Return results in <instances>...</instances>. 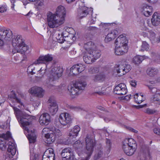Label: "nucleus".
<instances>
[{"label":"nucleus","mask_w":160,"mask_h":160,"mask_svg":"<svg viewBox=\"0 0 160 160\" xmlns=\"http://www.w3.org/2000/svg\"><path fill=\"white\" fill-rule=\"evenodd\" d=\"M123 69L124 70L125 74L128 72L131 69V67L130 65L129 64H125L123 65Z\"/></svg>","instance_id":"43"},{"label":"nucleus","mask_w":160,"mask_h":160,"mask_svg":"<svg viewBox=\"0 0 160 160\" xmlns=\"http://www.w3.org/2000/svg\"><path fill=\"white\" fill-rule=\"evenodd\" d=\"M145 112L148 114H152L156 113L157 111L154 109L147 108L145 110Z\"/></svg>","instance_id":"49"},{"label":"nucleus","mask_w":160,"mask_h":160,"mask_svg":"<svg viewBox=\"0 0 160 160\" xmlns=\"http://www.w3.org/2000/svg\"><path fill=\"white\" fill-rule=\"evenodd\" d=\"M28 92L32 95L42 98L44 95L45 91L41 87L34 86L29 89Z\"/></svg>","instance_id":"17"},{"label":"nucleus","mask_w":160,"mask_h":160,"mask_svg":"<svg viewBox=\"0 0 160 160\" xmlns=\"http://www.w3.org/2000/svg\"><path fill=\"white\" fill-rule=\"evenodd\" d=\"M123 68V65L122 64L116 65L115 70L119 76H122L125 74V73H124L125 71Z\"/></svg>","instance_id":"35"},{"label":"nucleus","mask_w":160,"mask_h":160,"mask_svg":"<svg viewBox=\"0 0 160 160\" xmlns=\"http://www.w3.org/2000/svg\"><path fill=\"white\" fill-rule=\"evenodd\" d=\"M32 14L33 13L30 11L26 15L30 17Z\"/></svg>","instance_id":"61"},{"label":"nucleus","mask_w":160,"mask_h":160,"mask_svg":"<svg viewBox=\"0 0 160 160\" xmlns=\"http://www.w3.org/2000/svg\"><path fill=\"white\" fill-rule=\"evenodd\" d=\"M105 78V75L102 74L96 75H94V80L95 81H101L104 80Z\"/></svg>","instance_id":"39"},{"label":"nucleus","mask_w":160,"mask_h":160,"mask_svg":"<svg viewBox=\"0 0 160 160\" xmlns=\"http://www.w3.org/2000/svg\"><path fill=\"white\" fill-rule=\"evenodd\" d=\"M84 48L87 52H93V53H94L96 50H98L92 41L85 43Z\"/></svg>","instance_id":"28"},{"label":"nucleus","mask_w":160,"mask_h":160,"mask_svg":"<svg viewBox=\"0 0 160 160\" xmlns=\"http://www.w3.org/2000/svg\"><path fill=\"white\" fill-rule=\"evenodd\" d=\"M130 85L133 87H135L137 85V82L135 80H132L130 82Z\"/></svg>","instance_id":"53"},{"label":"nucleus","mask_w":160,"mask_h":160,"mask_svg":"<svg viewBox=\"0 0 160 160\" xmlns=\"http://www.w3.org/2000/svg\"><path fill=\"white\" fill-rule=\"evenodd\" d=\"M40 104V102L39 101H36V102H34L33 104V105L34 107H38L39 105Z\"/></svg>","instance_id":"57"},{"label":"nucleus","mask_w":160,"mask_h":160,"mask_svg":"<svg viewBox=\"0 0 160 160\" xmlns=\"http://www.w3.org/2000/svg\"><path fill=\"white\" fill-rule=\"evenodd\" d=\"M75 110L76 111H80L82 110V108L80 107H73L72 108Z\"/></svg>","instance_id":"55"},{"label":"nucleus","mask_w":160,"mask_h":160,"mask_svg":"<svg viewBox=\"0 0 160 160\" xmlns=\"http://www.w3.org/2000/svg\"><path fill=\"white\" fill-rule=\"evenodd\" d=\"M151 54L152 57H153L154 56L156 57V59L155 60V61L157 63H160V62L159 61H160V56L157 55L155 53L153 52L151 53Z\"/></svg>","instance_id":"47"},{"label":"nucleus","mask_w":160,"mask_h":160,"mask_svg":"<svg viewBox=\"0 0 160 160\" xmlns=\"http://www.w3.org/2000/svg\"><path fill=\"white\" fill-rule=\"evenodd\" d=\"M69 156V157L67 158L66 160H77L73 152H71Z\"/></svg>","instance_id":"50"},{"label":"nucleus","mask_w":160,"mask_h":160,"mask_svg":"<svg viewBox=\"0 0 160 160\" xmlns=\"http://www.w3.org/2000/svg\"><path fill=\"white\" fill-rule=\"evenodd\" d=\"M12 32L10 29L0 28V47L4 45L3 39L10 41L12 38Z\"/></svg>","instance_id":"12"},{"label":"nucleus","mask_w":160,"mask_h":160,"mask_svg":"<svg viewBox=\"0 0 160 160\" xmlns=\"http://www.w3.org/2000/svg\"><path fill=\"white\" fill-rule=\"evenodd\" d=\"M106 143L108 148H109L111 147V142L110 140L107 139L106 141Z\"/></svg>","instance_id":"56"},{"label":"nucleus","mask_w":160,"mask_h":160,"mask_svg":"<svg viewBox=\"0 0 160 160\" xmlns=\"http://www.w3.org/2000/svg\"><path fill=\"white\" fill-rule=\"evenodd\" d=\"M141 29L146 32L142 33V35L144 37H147L152 43L160 42V39L156 37V34L152 30H149L145 25L144 22L142 20L140 25Z\"/></svg>","instance_id":"10"},{"label":"nucleus","mask_w":160,"mask_h":160,"mask_svg":"<svg viewBox=\"0 0 160 160\" xmlns=\"http://www.w3.org/2000/svg\"><path fill=\"white\" fill-rule=\"evenodd\" d=\"M131 97L130 95H127L125 97V99L128 100L130 99Z\"/></svg>","instance_id":"60"},{"label":"nucleus","mask_w":160,"mask_h":160,"mask_svg":"<svg viewBox=\"0 0 160 160\" xmlns=\"http://www.w3.org/2000/svg\"><path fill=\"white\" fill-rule=\"evenodd\" d=\"M42 135L45 138V142L47 144H51L55 140L62 135L60 130L55 128H44L42 132Z\"/></svg>","instance_id":"5"},{"label":"nucleus","mask_w":160,"mask_h":160,"mask_svg":"<svg viewBox=\"0 0 160 160\" xmlns=\"http://www.w3.org/2000/svg\"><path fill=\"white\" fill-rule=\"evenodd\" d=\"M129 129L131 131H132L133 132H134L135 133H137L138 132L137 130L135 129H133L132 128H130Z\"/></svg>","instance_id":"58"},{"label":"nucleus","mask_w":160,"mask_h":160,"mask_svg":"<svg viewBox=\"0 0 160 160\" xmlns=\"http://www.w3.org/2000/svg\"><path fill=\"white\" fill-rule=\"evenodd\" d=\"M113 92L115 94L125 95L127 92L126 85L123 83H121L117 85L115 88Z\"/></svg>","instance_id":"21"},{"label":"nucleus","mask_w":160,"mask_h":160,"mask_svg":"<svg viewBox=\"0 0 160 160\" xmlns=\"http://www.w3.org/2000/svg\"><path fill=\"white\" fill-rule=\"evenodd\" d=\"M12 44L14 49L12 50V52L16 53V51L21 47L25 43L24 40L22 36L18 35L15 36L12 40Z\"/></svg>","instance_id":"13"},{"label":"nucleus","mask_w":160,"mask_h":160,"mask_svg":"<svg viewBox=\"0 0 160 160\" xmlns=\"http://www.w3.org/2000/svg\"><path fill=\"white\" fill-rule=\"evenodd\" d=\"M76 53V51H74V50L71 51L70 52V54L72 55H74Z\"/></svg>","instance_id":"59"},{"label":"nucleus","mask_w":160,"mask_h":160,"mask_svg":"<svg viewBox=\"0 0 160 160\" xmlns=\"http://www.w3.org/2000/svg\"><path fill=\"white\" fill-rule=\"evenodd\" d=\"M66 11L62 6H58L55 13L48 12L47 14V22L48 27L52 28H57L62 24L65 21Z\"/></svg>","instance_id":"2"},{"label":"nucleus","mask_w":160,"mask_h":160,"mask_svg":"<svg viewBox=\"0 0 160 160\" xmlns=\"http://www.w3.org/2000/svg\"><path fill=\"white\" fill-rule=\"evenodd\" d=\"M78 15L80 18L86 17L88 14H92L93 8H89L85 6L80 7L78 10Z\"/></svg>","instance_id":"20"},{"label":"nucleus","mask_w":160,"mask_h":160,"mask_svg":"<svg viewBox=\"0 0 160 160\" xmlns=\"http://www.w3.org/2000/svg\"><path fill=\"white\" fill-rule=\"evenodd\" d=\"M96 15H92V17L89 20L88 23L89 24H94L96 20Z\"/></svg>","instance_id":"46"},{"label":"nucleus","mask_w":160,"mask_h":160,"mask_svg":"<svg viewBox=\"0 0 160 160\" xmlns=\"http://www.w3.org/2000/svg\"><path fill=\"white\" fill-rule=\"evenodd\" d=\"M14 155H12L11 152H8L7 151V153L4 155L6 160H9Z\"/></svg>","instance_id":"45"},{"label":"nucleus","mask_w":160,"mask_h":160,"mask_svg":"<svg viewBox=\"0 0 160 160\" xmlns=\"http://www.w3.org/2000/svg\"><path fill=\"white\" fill-rule=\"evenodd\" d=\"M98 108L101 110H103L104 109V108L103 107L101 106L98 107Z\"/></svg>","instance_id":"64"},{"label":"nucleus","mask_w":160,"mask_h":160,"mask_svg":"<svg viewBox=\"0 0 160 160\" xmlns=\"http://www.w3.org/2000/svg\"><path fill=\"white\" fill-rule=\"evenodd\" d=\"M75 32L74 30L71 27H65L63 31H61L60 28L53 30L50 35V37L55 38L58 42L62 43L65 40L64 37L70 38L73 41L76 40Z\"/></svg>","instance_id":"3"},{"label":"nucleus","mask_w":160,"mask_h":160,"mask_svg":"<svg viewBox=\"0 0 160 160\" xmlns=\"http://www.w3.org/2000/svg\"><path fill=\"white\" fill-rule=\"evenodd\" d=\"M113 24H115L114 23H102L100 25V26H102V27L106 29L107 27L111 26Z\"/></svg>","instance_id":"51"},{"label":"nucleus","mask_w":160,"mask_h":160,"mask_svg":"<svg viewBox=\"0 0 160 160\" xmlns=\"http://www.w3.org/2000/svg\"><path fill=\"white\" fill-rule=\"evenodd\" d=\"M63 69L59 67L52 66L47 74V78L45 82L49 88L54 86L53 85L56 83L62 75Z\"/></svg>","instance_id":"4"},{"label":"nucleus","mask_w":160,"mask_h":160,"mask_svg":"<svg viewBox=\"0 0 160 160\" xmlns=\"http://www.w3.org/2000/svg\"><path fill=\"white\" fill-rule=\"evenodd\" d=\"M118 34V31L115 29L109 31L107 34L106 35L105 42L108 43L112 41L117 36Z\"/></svg>","instance_id":"27"},{"label":"nucleus","mask_w":160,"mask_h":160,"mask_svg":"<svg viewBox=\"0 0 160 160\" xmlns=\"http://www.w3.org/2000/svg\"><path fill=\"white\" fill-rule=\"evenodd\" d=\"M59 88V90H64L67 88L66 85L65 84H63L61 85L60 86L58 87Z\"/></svg>","instance_id":"52"},{"label":"nucleus","mask_w":160,"mask_h":160,"mask_svg":"<svg viewBox=\"0 0 160 160\" xmlns=\"http://www.w3.org/2000/svg\"><path fill=\"white\" fill-rule=\"evenodd\" d=\"M99 148H98V151L95 154L94 156V160H98L101 158L102 155V152L101 149V145H99Z\"/></svg>","instance_id":"40"},{"label":"nucleus","mask_w":160,"mask_h":160,"mask_svg":"<svg viewBox=\"0 0 160 160\" xmlns=\"http://www.w3.org/2000/svg\"><path fill=\"white\" fill-rule=\"evenodd\" d=\"M58 119L59 122L63 126L67 125L72 121L71 116L67 112L61 114L59 116Z\"/></svg>","instance_id":"16"},{"label":"nucleus","mask_w":160,"mask_h":160,"mask_svg":"<svg viewBox=\"0 0 160 160\" xmlns=\"http://www.w3.org/2000/svg\"><path fill=\"white\" fill-rule=\"evenodd\" d=\"M11 120V118L9 117L6 121V122L4 123L3 122H0V131H4V130L7 128L8 129H9Z\"/></svg>","instance_id":"30"},{"label":"nucleus","mask_w":160,"mask_h":160,"mask_svg":"<svg viewBox=\"0 0 160 160\" xmlns=\"http://www.w3.org/2000/svg\"><path fill=\"white\" fill-rule=\"evenodd\" d=\"M49 104V112L52 115H55L58 110V106L54 98L50 97L48 101Z\"/></svg>","instance_id":"15"},{"label":"nucleus","mask_w":160,"mask_h":160,"mask_svg":"<svg viewBox=\"0 0 160 160\" xmlns=\"http://www.w3.org/2000/svg\"><path fill=\"white\" fill-rule=\"evenodd\" d=\"M151 21L153 25H158L160 24V13L157 12H155L152 16Z\"/></svg>","instance_id":"29"},{"label":"nucleus","mask_w":160,"mask_h":160,"mask_svg":"<svg viewBox=\"0 0 160 160\" xmlns=\"http://www.w3.org/2000/svg\"><path fill=\"white\" fill-rule=\"evenodd\" d=\"M8 10V7L6 5H3L0 7V12L3 13Z\"/></svg>","instance_id":"48"},{"label":"nucleus","mask_w":160,"mask_h":160,"mask_svg":"<svg viewBox=\"0 0 160 160\" xmlns=\"http://www.w3.org/2000/svg\"><path fill=\"white\" fill-rule=\"evenodd\" d=\"M134 98L135 101L138 103H141L145 99V98L142 93H136L134 95Z\"/></svg>","instance_id":"32"},{"label":"nucleus","mask_w":160,"mask_h":160,"mask_svg":"<svg viewBox=\"0 0 160 160\" xmlns=\"http://www.w3.org/2000/svg\"><path fill=\"white\" fill-rule=\"evenodd\" d=\"M153 131L155 133L160 135V129L158 128H156L154 129Z\"/></svg>","instance_id":"54"},{"label":"nucleus","mask_w":160,"mask_h":160,"mask_svg":"<svg viewBox=\"0 0 160 160\" xmlns=\"http://www.w3.org/2000/svg\"><path fill=\"white\" fill-rule=\"evenodd\" d=\"M54 156L53 149L52 148H49L44 153L42 160H54Z\"/></svg>","instance_id":"25"},{"label":"nucleus","mask_w":160,"mask_h":160,"mask_svg":"<svg viewBox=\"0 0 160 160\" xmlns=\"http://www.w3.org/2000/svg\"><path fill=\"white\" fill-rule=\"evenodd\" d=\"M153 10L152 6L146 3L143 4L140 9L142 13L147 17H149L152 14Z\"/></svg>","instance_id":"23"},{"label":"nucleus","mask_w":160,"mask_h":160,"mask_svg":"<svg viewBox=\"0 0 160 160\" xmlns=\"http://www.w3.org/2000/svg\"><path fill=\"white\" fill-rule=\"evenodd\" d=\"M147 56H144L137 55L134 57L133 59V62L136 64H140L145 59L148 58Z\"/></svg>","instance_id":"31"},{"label":"nucleus","mask_w":160,"mask_h":160,"mask_svg":"<svg viewBox=\"0 0 160 160\" xmlns=\"http://www.w3.org/2000/svg\"><path fill=\"white\" fill-rule=\"evenodd\" d=\"M152 93H154L156 92L154 96L153 99L154 101H158L159 102V104H160V93H157V89L155 88H151L150 87H149Z\"/></svg>","instance_id":"37"},{"label":"nucleus","mask_w":160,"mask_h":160,"mask_svg":"<svg viewBox=\"0 0 160 160\" xmlns=\"http://www.w3.org/2000/svg\"><path fill=\"white\" fill-rule=\"evenodd\" d=\"M71 152V149L69 148H66L62 151L61 155L63 158H67Z\"/></svg>","instance_id":"36"},{"label":"nucleus","mask_w":160,"mask_h":160,"mask_svg":"<svg viewBox=\"0 0 160 160\" xmlns=\"http://www.w3.org/2000/svg\"><path fill=\"white\" fill-rule=\"evenodd\" d=\"M158 70L154 68L150 67L148 68L146 71L147 74L150 77L153 76L158 72Z\"/></svg>","instance_id":"34"},{"label":"nucleus","mask_w":160,"mask_h":160,"mask_svg":"<svg viewBox=\"0 0 160 160\" xmlns=\"http://www.w3.org/2000/svg\"><path fill=\"white\" fill-rule=\"evenodd\" d=\"M85 65L82 63L75 65L70 68V74L75 75L80 73L85 70Z\"/></svg>","instance_id":"22"},{"label":"nucleus","mask_w":160,"mask_h":160,"mask_svg":"<svg viewBox=\"0 0 160 160\" xmlns=\"http://www.w3.org/2000/svg\"><path fill=\"white\" fill-rule=\"evenodd\" d=\"M27 72L32 74H33L36 73L35 68L33 64L31 65L28 67Z\"/></svg>","instance_id":"42"},{"label":"nucleus","mask_w":160,"mask_h":160,"mask_svg":"<svg viewBox=\"0 0 160 160\" xmlns=\"http://www.w3.org/2000/svg\"><path fill=\"white\" fill-rule=\"evenodd\" d=\"M10 137L11 133L9 131H7L6 134H0V148L2 150L6 149V143Z\"/></svg>","instance_id":"14"},{"label":"nucleus","mask_w":160,"mask_h":160,"mask_svg":"<svg viewBox=\"0 0 160 160\" xmlns=\"http://www.w3.org/2000/svg\"><path fill=\"white\" fill-rule=\"evenodd\" d=\"M49 156L47 157V160H52L51 159V157L50 156V154H49Z\"/></svg>","instance_id":"63"},{"label":"nucleus","mask_w":160,"mask_h":160,"mask_svg":"<svg viewBox=\"0 0 160 160\" xmlns=\"http://www.w3.org/2000/svg\"><path fill=\"white\" fill-rule=\"evenodd\" d=\"M86 85V83L84 81L78 80L71 83L68 85V89L72 98H74L79 94L80 90L84 89Z\"/></svg>","instance_id":"8"},{"label":"nucleus","mask_w":160,"mask_h":160,"mask_svg":"<svg viewBox=\"0 0 160 160\" xmlns=\"http://www.w3.org/2000/svg\"><path fill=\"white\" fill-rule=\"evenodd\" d=\"M53 59L52 55L48 54L45 55H41L35 61L33 64H38L40 63H44L46 62H51Z\"/></svg>","instance_id":"18"},{"label":"nucleus","mask_w":160,"mask_h":160,"mask_svg":"<svg viewBox=\"0 0 160 160\" xmlns=\"http://www.w3.org/2000/svg\"><path fill=\"white\" fill-rule=\"evenodd\" d=\"M128 41L125 36L120 35L115 41L114 52L117 55H122L126 53L128 50Z\"/></svg>","instance_id":"6"},{"label":"nucleus","mask_w":160,"mask_h":160,"mask_svg":"<svg viewBox=\"0 0 160 160\" xmlns=\"http://www.w3.org/2000/svg\"><path fill=\"white\" fill-rule=\"evenodd\" d=\"M85 140L86 148V152L83 153L82 151L79 152V150H77V152L79 156H82V154H83L84 156H85V158H82L80 160H88L92 153L93 148L95 145V140L91 136H87Z\"/></svg>","instance_id":"7"},{"label":"nucleus","mask_w":160,"mask_h":160,"mask_svg":"<svg viewBox=\"0 0 160 160\" xmlns=\"http://www.w3.org/2000/svg\"><path fill=\"white\" fill-rule=\"evenodd\" d=\"M28 1H22V3L23 5L26 6L28 3L29 2H28ZM32 2V3L34 4L35 6L36 7H37V8H38V7L40 6H42L43 5V1H31Z\"/></svg>","instance_id":"33"},{"label":"nucleus","mask_w":160,"mask_h":160,"mask_svg":"<svg viewBox=\"0 0 160 160\" xmlns=\"http://www.w3.org/2000/svg\"><path fill=\"white\" fill-rule=\"evenodd\" d=\"M100 56L99 50H96L94 53H93V52H87L83 56V59L86 63L90 64L95 62V60L99 58Z\"/></svg>","instance_id":"11"},{"label":"nucleus","mask_w":160,"mask_h":160,"mask_svg":"<svg viewBox=\"0 0 160 160\" xmlns=\"http://www.w3.org/2000/svg\"><path fill=\"white\" fill-rule=\"evenodd\" d=\"M44 65L45 67V68H43L42 67L41 68L40 70L38 71V73H40L41 72L40 74H41V76H39V77L42 76L46 72V70L47 67V65L46 64Z\"/></svg>","instance_id":"44"},{"label":"nucleus","mask_w":160,"mask_h":160,"mask_svg":"<svg viewBox=\"0 0 160 160\" xmlns=\"http://www.w3.org/2000/svg\"><path fill=\"white\" fill-rule=\"evenodd\" d=\"M9 139L7 143L8 145L7 151L8 152H11L12 155H15L16 151V145L12 138L11 134V137Z\"/></svg>","instance_id":"26"},{"label":"nucleus","mask_w":160,"mask_h":160,"mask_svg":"<svg viewBox=\"0 0 160 160\" xmlns=\"http://www.w3.org/2000/svg\"><path fill=\"white\" fill-rule=\"evenodd\" d=\"M11 102L12 104H10V105L13 108L16 117L19 123L23 128L24 132L30 143V160H38V154L34 153V143L36 141V138L35 131L34 129L31 128L30 127L28 128L29 126L31 124L32 121L35 119V118L34 116L22 113L19 109L15 106L17 103H18L21 105V107L23 106L24 108L28 111V109L26 107V104H23L21 101Z\"/></svg>","instance_id":"1"},{"label":"nucleus","mask_w":160,"mask_h":160,"mask_svg":"<svg viewBox=\"0 0 160 160\" xmlns=\"http://www.w3.org/2000/svg\"><path fill=\"white\" fill-rule=\"evenodd\" d=\"M40 124L42 125H48L51 122V117L47 113H43L40 117L39 119Z\"/></svg>","instance_id":"24"},{"label":"nucleus","mask_w":160,"mask_h":160,"mask_svg":"<svg viewBox=\"0 0 160 160\" xmlns=\"http://www.w3.org/2000/svg\"><path fill=\"white\" fill-rule=\"evenodd\" d=\"M80 130V128L79 126H75L73 128L71 129L69 133V136L70 139H68L66 142H64V143L65 144H68L70 142H72L70 139L75 138L78 136Z\"/></svg>","instance_id":"19"},{"label":"nucleus","mask_w":160,"mask_h":160,"mask_svg":"<svg viewBox=\"0 0 160 160\" xmlns=\"http://www.w3.org/2000/svg\"><path fill=\"white\" fill-rule=\"evenodd\" d=\"M80 141H76L75 144H74V145H75L76 146V144H77L78 143H79V144L80 145V146H81V145H82V144H80Z\"/></svg>","instance_id":"62"},{"label":"nucleus","mask_w":160,"mask_h":160,"mask_svg":"<svg viewBox=\"0 0 160 160\" xmlns=\"http://www.w3.org/2000/svg\"><path fill=\"white\" fill-rule=\"evenodd\" d=\"M29 47L25 44V43L23 44V45L20 48H18L16 50V52H17L21 53L22 54L24 53L27 52L28 50Z\"/></svg>","instance_id":"38"},{"label":"nucleus","mask_w":160,"mask_h":160,"mask_svg":"<svg viewBox=\"0 0 160 160\" xmlns=\"http://www.w3.org/2000/svg\"><path fill=\"white\" fill-rule=\"evenodd\" d=\"M149 48V44L145 41H143L142 42L141 46V48L140 49L141 51H144L145 50L148 51Z\"/></svg>","instance_id":"41"},{"label":"nucleus","mask_w":160,"mask_h":160,"mask_svg":"<svg viewBox=\"0 0 160 160\" xmlns=\"http://www.w3.org/2000/svg\"><path fill=\"white\" fill-rule=\"evenodd\" d=\"M136 143L132 138L125 139L123 142L122 148L124 152L128 156L132 155L136 150Z\"/></svg>","instance_id":"9"}]
</instances>
